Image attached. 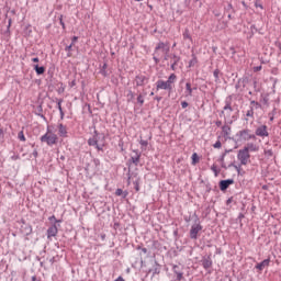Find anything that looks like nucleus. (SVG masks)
Here are the masks:
<instances>
[{
  "instance_id": "52",
  "label": "nucleus",
  "mask_w": 281,
  "mask_h": 281,
  "mask_svg": "<svg viewBox=\"0 0 281 281\" xmlns=\"http://www.w3.org/2000/svg\"><path fill=\"white\" fill-rule=\"evenodd\" d=\"M59 22H60V25L63 26V29H66V24H65V22L63 21V15H60Z\"/></svg>"
},
{
  "instance_id": "46",
  "label": "nucleus",
  "mask_w": 281,
  "mask_h": 281,
  "mask_svg": "<svg viewBox=\"0 0 281 281\" xmlns=\"http://www.w3.org/2000/svg\"><path fill=\"white\" fill-rule=\"evenodd\" d=\"M93 164L95 165V167H98L99 165H101V160L99 158H93Z\"/></svg>"
},
{
  "instance_id": "49",
  "label": "nucleus",
  "mask_w": 281,
  "mask_h": 281,
  "mask_svg": "<svg viewBox=\"0 0 281 281\" xmlns=\"http://www.w3.org/2000/svg\"><path fill=\"white\" fill-rule=\"evenodd\" d=\"M189 103L188 101H181V108L186 109L188 108Z\"/></svg>"
},
{
  "instance_id": "36",
  "label": "nucleus",
  "mask_w": 281,
  "mask_h": 281,
  "mask_svg": "<svg viewBox=\"0 0 281 281\" xmlns=\"http://www.w3.org/2000/svg\"><path fill=\"white\" fill-rule=\"evenodd\" d=\"M233 167L236 169L238 176H240V173H241V167H243L241 162H240V165H233Z\"/></svg>"
},
{
  "instance_id": "17",
  "label": "nucleus",
  "mask_w": 281,
  "mask_h": 281,
  "mask_svg": "<svg viewBox=\"0 0 281 281\" xmlns=\"http://www.w3.org/2000/svg\"><path fill=\"white\" fill-rule=\"evenodd\" d=\"M271 263V259H263L259 263L256 265L257 270H265V268L269 267Z\"/></svg>"
},
{
  "instance_id": "47",
  "label": "nucleus",
  "mask_w": 281,
  "mask_h": 281,
  "mask_svg": "<svg viewBox=\"0 0 281 281\" xmlns=\"http://www.w3.org/2000/svg\"><path fill=\"white\" fill-rule=\"evenodd\" d=\"M75 86H77V81L76 79H72V81L69 82V87L75 88Z\"/></svg>"
},
{
  "instance_id": "41",
  "label": "nucleus",
  "mask_w": 281,
  "mask_h": 281,
  "mask_svg": "<svg viewBox=\"0 0 281 281\" xmlns=\"http://www.w3.org/2000/svg\"><path fill=\"white\" fill-rule=\"evenodd\" d=\"M139 143L142 147H148V140L140 139Z\"/></svg>"
},
{
  "instance_id": "33",
  "label": "nucleus",
  "mask_w": 281,
  "mask_h": 281,
  "mask_svg": "<svg viewBox=\"0 0 281 281\" xmlns=\"http://www.w3.org/2000/svg\"><path fill=\"white\" fill-rule=\"evenodd\" d=\"M18 138H19V140H22V142L26 140L25 134H24L23 130H21V132H19Z\"/></svg>"
},
{
  "instance_id": "12",
  "label": "nucleus",
  "mask_w": 281,
  "mask_h": 281,
  "mask_svg": "<svg viewBox=\"0 0 281 281\" xmlns=\"http://www.w3.org/2000/svg\"><path fill=\"white\" fill-rule=\"evenodd\" d=\"M172 272L176 274L177 281H182L184 272L183 270H181L180 266H178L177 263H172Z\"/></svg>"
},
{
  "instance_id": "31",
  "label": "nucleus",
  "mask_w": 281,
  "mask_h": 281,
  "mask_svg": "<svg viewBox=\"0 0 281 281\" xmlns=\"http://www.w3.org/2000/svg\"><path fill=\"white\" fill-rule=\"evenodd\" d=\"M191 158H192V165H196V162H199L200 160L196 153L192 154Z\"/></svg>"
},
{
  "instance_id": "7",
  "label": "nucleus",
  "mask_w": 281,
  "mask_h": 281,
  "mask_svg": "<svg viewBox=\"0 0 281 281\" xmlns=\"http://www.w3.org/2000/svg\"><path fill=\"white\" fill-rule=\"evenodd\" d=\"M238 140H256V134H251V130H240L236 134Z\"/></svg>"
},
{
  "instance_id": "24",
  "label": "nucleus",
  "mask_w": 281,
  "mask_h": 281,
  "mask_svg": "<svg viewBox=\"0 0 281 281\" xmlns=\"http://www.w3.org/2000/svg\"><path fill=\"white\" fill-rule=\"evenodd\" d=\"M170 59L173 60V65L176 68L178 64L181 61V57L179 55H170Z\"/></svg>"
},
{
  "instance_id": "16",
  "label": "nucleus",
  "mask_w": 281,
  "mask_h": 281,
  "mask_svg": "<svg viewBox=\"0 0 281 281\" xmlns=\"http://www.w3.org/2000/svg\"><path fill=\"white\" fill-rule=\"evenodd\" d=\"M58 134L61 138H66L68 136V130L63 123H58Z\"/></svg>"
},
{
  "instance_id": "14",
  "label": "nucleus",
  "mask_w": 281,
  "mask_h": 281,
  "mask_svg": "<svg viewBox=\"0 0 281 281\" xmlns=\"http://www.w3.org/2000/svg\"><path fill=\"white\" fill-rule=\"evenodd\" d=\"M235 180L233 178H228L227 180L220 181V189L221 191H227L231 184H234Z\"/></svg>"
},
{
  "instance_id": "20",
  "label": "nucleus",
  "mask_w": 281,
  "mask_h": 281,
  "mask_svg": "<svg viewBox=\"0 0 281 281\" xmlns=\"http://www.w3.org/2000/svg\"><path fill=\"white\" fill-rule=\"evenodd\" d=\"M186 95L187 97H192L193 95V88L190 82L186 83Z\"/></svg>"
},
{
  "instance_id": "32",
  "label": "nucleus",
  "mask_w": 281,
  "mask_h": 281,
  "mask_svg": "<svg viewBox=\"0 0 281 281\" xmlns=\"http://www.w3.org/2000/svg\"><path fill=\"white\" fill-rule=\"evenodd\" d=\"M38 116H41V119H43L44 121H47L45 114H43V105L38 106Z\"/></svg>"
},
{
  "instance_id": "58",
  "label": "nucleus",
  "mask_w": 281,
  "mask_h": 281,
  "mask_svg": "<svg viewBox=\"0 0 281 281\" xmlns=\"http://www.w3.org/2000/svg\"><path fill=\"white\" fill-rule=\"evenodd\" d=\"M225 157H226V154H222V156H221V158H220V160H221L222 164L224 162Z\"/></svg>"
},
{
  "instance_id": "63",
  "label": "nucleus",
  "mask_w": 281,
  "mask_h": 281,
  "mask_svg": "<svg viewBox=\"0 0 281 281\" xmlns=\"http://www.w3.org/2000/svg\"><path fill=\"white\" fill-rule=\"evenodd\" d=\"M32 281H37L36 274H34V276L32 277Z\"/></svg>"
},
{
  "instance_id": "55",
  "label": "nucleus",
  "mask_w": 281,
  "mask_h": 281,
  "mask_svg": "<svg viewBox=\"0 0 281 281\" xmlns=\"http://www.w3.org/2000/svg\"><path fill=\"white\" fill-rule=\"evenodd\" d=\"M114 281H125L124 277L120 276L116 279H114Z\"/></svg>"
},
{
  "instance_id": "8",
  "label": "nucleus",
  "mask_w": 281,
  "mask_h": 281,
  "mask_svg": "<svg viewBox=\"0 0 281 281\" xmlns=\"http://www.w3.org/2000/svg\"><path fill=\"white\" fill-rule=\"evenodd\" d=\"M222 136L224 140H229L232 138V127L228 124L227 119H224V125H222Z\"/></svg>"
},
{
  "instance_id": "34",
  "label": "nucleus",
  "mask_w": 281,
  "mask_h": 281,
  "mask_svg": "<svg viewBox=\"0 0 281 281\" xmlns=\"http://www.w3.org/2000/svg\"><path fill=\"white\" fill-rule=\"evenodd\" d=\"M106 68H108V64H103L101 68V75H103V77H108Z\"/></svg>"
},
{
  "instance_id": "39",
  "label": "nucleus",
  "mask_w": 281,
  "mask_h": 281,
  "mask_svg": "<svg viewBox=\"0 0 281 281\" xmlns=\"http://www.w3.org/2000/svg\"><path fill=\"white\" fill-rule=\"evenodd\" d=\"M5 132L3 127H0V140H4Z\"/></svg>"
},
{
  "instance_id": "30",
  "label": "nucleus",
  "mask_w": 281,
  "mask_h": 281,
  "mask_svg": "<svg viewBox=\"0 0 281 281\" xmlns=\"http://www.w3.org/2000/svg\"><path fill=\"white\" fill-rule=\"evenodd\" d=\"M211 170L213 171L214 176H220L221 171L217 169V165H212Z\"/></svg>"
},
{
  "instance_id": "3",
  "label": "nucleus",
  "mask_w": 281,
  "mask_h": 281,
  "mask_svg": "<svg viewBox=\"0 0 281 281\" xmlns=\"http://www.w3.org/2000/svg\"><path fill=\"white\" fill-rule=\"evenodd\" d=\"M104 140H105L104 134H99V132L94 130V134L91 138H89L88 145H90V147H95L98 151H103Z\"/></svg>"
},
{
  "instance_id": "22",
  "label": "nucleus",
  "mask_w": 281,
  "mask_h": 281,
  "mask_svg": "<svg viewBox=\"0 0 281 281\" xmlns=\"http://www.w3.org/2000/svg\"><path fill=\"white\" fill-rule=\"evenodd\" d=\"M34 70H35L36 75H44L45 74V66L35 65Z\"/></svg>"
},
{
  "instance_id": "25",
  "label": "nucleus",
  "mask_w": 281,
  "mask_h": 281,
  "mask_svg": "<svg viewBox=\"0 0 281 281\" xmlns=\"http://www.w3.org/2000/svg\"><path fill=\"white\" fill-rule=\"evenodd\" d=\"M165 46L167 47V53L164 54V59H165V61H168V59L170 57V44L167 42V43H165Z\"/></svg>"
},
{
  "instance_id": "23",
  "label": "nucleus",
  "mask_w": 281,
  "mask_h": 281,
  "mask_svg": "<svg viewBox=\"0 0 281 281\" xmlns=\"http://www.w3.org/2000/svg\"><path fill=\"white\" fill-rule=\"evenodd\" d=\"M199 63V59L196 57V55H192V58L189 61V68H193L194 66H196V64Z\"/></svg>"
},
{
  "instance_id": "26",
  "label": "nucleus",
  "mask_w": 281,
  "mask_h": 281,
  "mask_svg": "<svg viewBox=\"0 0 281 281\" xmlns=\"http://www.w3.org/2000/svg\"><path fill=\"white\" fill-rule=\"evenodd\" d=\"M133 183H134V189L136 191H140V178H136Z\"/></svg>"
},
{
  "instance_id": "13",
  "label": "nucleus",
  "mask_w": 281,
  "mask_h": 281,
  "mask_svg": "<svg viewBox=\"0 0 281 281\" xmlns=\"http://www.w3.org/2000/svg\"><path fill=\"white\" fill-rule=\"evenodd\" d=\"M56 235H58V226L54 223L47 228V238L52 239V237H56Z\"/></svg>"
},
{
  "instance_id": "42",
  "label": "nucleus",
  "mask_w": 281,
  "mask_h": 281,
  "mask_svg": "<svg viewBox=\"0 0 281 281\" xmlns=\"http://www.w3.org/2000/svg\"><path fill=\"white\" fill-rule=\"evenodd\" d=\"M63 99H57V108H58V110H59V112H60V110H61V103H63Z\"/></svg>"
},
{
  "instance_id": "64",
  "label": "nucleus",
  "mask_w": 281,
  "mask_h": 281,
  "mask_svg": "<svg viewBox=\"0 0 281 281\" xmlns=\"http://www.w3.org/2000/svg\"><path fill=\"white\" fill-rule=\"evenodd\" d=\"M143 252H148V248H142Z\"/></svg>"
},
{
  "instance_id": "18",
  "label": "nucleus",
  "mask_w": 281,
  "mask_h": 281,
  "mask_svg": "<svg viewBox=\"0 0 281 281\" xmlns=\"http://www.w3.org/2000/svg\"><path fill=\"white\" fill-rule=\"evenodd\" d=\"M142 154H139V151H137L136 149H134V154L133 156H131L130 160L131 162H133L134 165H139V160H140Z\"/></svg>"
},
{
  "instance_id": "40",
  "label": "nucleus",
  "mask_w": 281,
  "mask_h": 281,
  "mask_svg": "<svg viewBox=\"0 0 281 281\" xmlns=\"http://www.w3.org/2000/svg\"><path fill=\"white\" fill-rule=\"evenodd\" d=\"M48 220H49L50 222L54 221L55 224H56L57 222H61V220H57V218H56V215H50V217H48Z\"/></svg>"
},
{
  "instance_id": "50",
  "label": "nucleus",
  "mask_w": 281,
  "mask_h": 281,
  "mask_svg": "<svg viewBox=\"0 0 281 281\" xmlns=\"http://www.w3.org/2000/svg\"><path fill=\"white\" fill-rule=\"evenodd\" d=\"M260 70H262V66H256V67L254 68V71H255V72H260Z\"/></svg>"
},
{
  "instance_id": "35",
  "label": "nucleus",
  "mask_w": 281,
  "mask_h": 281,
  "mask_svg": "<svg viewBox=\"0 0 281 281\" xmlns=\"http://www.w3.org/2000/svg\"><path fill=\"white\" fill-rule=\"evenodd\" d=\"M254 114H255L254 108L250 105V109L247 110L246 112V116H250L251 119H254Z\"/></svg>"
},
{
  "instance_id": "11",
  "label": "nucleus",
  "mask_w": 281,
  "mask_h": 281,
  "mask_svg": "<svg viewBox=\"0 0 281 281\" xmlns=\"http://www.w3.org/2000/svg\"><path fill=\"white\" fill-rule=\"evenodd\" d=\"M255 136H256V139H257V136H260L261 138H266L267 136H269V130L267 125H260L259 127H257L255 132Z\"/></svg>"
},
{
  "instance_id": "56",
  "label": "nucleus",
  "mask_w": 281,
  "mask_h": 281,
  "mask_svg": "<svg viewBox=\"0 0 281 281\" xmlns=\"http://www.w3.org/2000/svg\"><path fill=\"white\" fill-rule=\"evenodd\" d=\"M33 156H34V158H38V151H37V149H34V150H33Z\"/></svg>"
},
{
  "instance_id": "2",
  "label": "nucleus",
  "mask_w": 281,
  "mask_h": 281,
  "mask_svg": "<svg viewBox=\"0 0 281 281\" xmlns=\"http://www.w3.org/2000/svg\"><path fill=\"white\" fill-rule=\"evenodd\" d=\"M176 81L177 75L172 72L171 75H169L167 81H164V79H158V81H156V90H167L168 92H172Z\"/></svg>"
},
{
  "instance_id": "4",
  "label": "nucleus",
  "mask_w": 281,
  "mask_h": 281,
  "mask_svg": "<svg viewBox=\"0 0 281 281\" xmlns=\"http://www.w3.org/2000/svg\"><path fill=\"white\" fill-rule=\"evenodd\" d=\"M168 52L165 42H158L156 48L154 49V61L155 64H160L161 59L165 58V54Z\"/></svg>"
},
{
  "instance_id": "1",
  "label": "nucleus",
  "mask_w": 281,
  "mask_h": 281,
  "mask_svg": "<svg viewBox=\"0 0 281 281\" xmlns=\"http://www.w3.org/2000/svg\"><path fill=\"white\" fill-rule=\"evenodd\" d=\"M220 116L227 120L229 127H232L233 123L238 121L239 112L236 110L235 105H233V94H228L224 99L223 110L220 111Z\"/></svg>"
},
{
  "instance_id": "61",
  "label": "nucleus",
  "mask_w": 281,
  "mask_h": 281,
  "mask_svg": "<svg viewBox=\"0 0 281 281\" xmlns=\"http://www.w3.org/2000/svg\"><path fill=\"white\" fill-rule=\"evenodd\" d=\"M252 105L256 106V101L255 100L250 101V106L254 108Z\"/></svg>"
},
{
  "instance_id": "48",
  "label": "nucleus",
  "mask_w": 281,
  "mask_h": 281,
  "mask_svg": "<svg viewBox=\"0 0 281 281\" xmlns=\"http://www.w3.org/2000/svg\"><path fill=\"white\" fill-rule=\"evenodd\" d=\"M115 193L116 195H123L124 191L123 189H116Z\"/></svg>"
},
{
  "instance_id": "28",
  "label": "nucleus",
  "mask_w": 281,
  "mask_h": 281,
  "mask_svg": "<svg viewBox=\"0 0 281 281\" xmlns=\"http://www.w3.org/2000/svg\"><path fill=\"white\" fill-rule=\"evenodd\" d=\"M222 136H218L217 140L214 143L213 147L215 149H221L222 148V140H221Z\"/></svg>"
},
{
  "instance_id": "45",
  "label": "nucleus",
  "mask_w": 281,
  "mask_h": 281,
  "mask_svg": "<svg viewBox=\"0 0 281 281\" xmlns=\"http://www.w3.org/2000/svg\"><path fill=\"white\" fill-rule=\"evenodd\" d=\"M215 125L216 127H221L223 130V121H220V120L215 121Z\"/></svg>"
},
{
  "instance_id": "15",
  "label": "nucleus",
  "mask_w": 281,
  "mask_h": 281,
  "mask_svg": "<svg viewBox=\"0 0 281 281\" xmlns=\"http://www.w3.org/2000/svg\"><path fill=\"white\" fill-rule=\"evenodd\" d=\"M135 81H136L137 87H142V86H146V83H148L149 79L145 75H136Z\"/></svg>"
},
{
  "instance_id": "53",
  "label": "nucleus",
  "mask_w": 281,
  "mask_h": 281,
  "mask_svg": "<svg viewBox=\"0 0 281 281\" xmlns=\"http://www.w3.org/2000/svg\"><path fill=\"white\" fill-rule=\"evenodd\" d=\"M78 42V37L77 36H74L72 40H71V44L72 46Z\"/></svg>"
},
{
  "instance_id": "59",
  "label": "nucleus",
  "mask_w": 281,
  "mask_h": 281,
  "mask_svg": "<svg viewBox=\"0 0 281 281\" xmlns=\"http://www.w3.org/2000/svg\"><path fill=\"white\" fill-rule=\"evenodd\" d=\"M170 68H171V70H176V69H177L173 60H172V63H171Z\"/></svg>"
},
{
  "instance_id": "19",
  "label": "nucleus",
  "mask_w": 281,
  "mask_h": 281,
  "mask_svg": "<svg viewBox=\"0 0 281 281\" xmlns=\"http://www.w3.org/2000/svg\"><path fill=\"white\" fill-rule=\"evenodd\" d=\"M248 145V154H250V151H259L260 147L258 145H256V143H247Z\"/></svg>"
},
{
  "instance_id": "27",
  "label": "nucleus",
  "mask_w": 281,
  "mask_h": 281,
  "mask_svg": "<svg viewBox=\"0 0 281 281\" xmlns=\"http://www.w3.org/2000/svg\"><path fill=\"white\" fill-rule=\"evenodd\" d=\"M220 75H221V70L218 68H216V70H214V72H213L216 83H218L221 81Z\"/></svg>"
},
{
  "instance_id": "51",
  "label": "nucleus",
  "mask_w": 281,
  "mask_h": 281,
  "mask_svg": "<svg viewBox=\"0 0 281 281\" xmlns=\"http://www.w3.org/2000/svg\"><path fill=\"white\" fill-rule=\"evenodd\" d=\"M59 113H60V119L64 120V117H65V112H64V110H63V106H60Z\"/></svg>"
},
{
  "instance_id": "54",
  "label": "nucleus",
  "mask_w": 281,
  "mask_h": 281,
  "mask_svg": "<svg viewBox=\"0 0 281 281\" xmlns=\"http://www.w3.org/2000/svg\"><path fill=\"white\" fill-rule=\"evenodd\" d=\"M32 61H33L34 64L38 65L40 59H38V57H33Z\"/></svg>"
},
{
  "instance_id": "6",
  "label": "nucleus",
  "mask_w": 281,
  "mask_h": 281,
  "mask_svg": "<svg viewBox=\"0 0 281 281\" xmlns=\"http://www.w3.org/2000/svg\"><path fill=\"white\" fill-rule=\"evenodd\" d=\"M41 142L46 143L49 147H53L58 143V136L57 134L49 133V130H47L46 134L41 136Z\"/></svg>"
},
{
  "instance_id": "60",
  "label": "nucleus",
  "mask_w": 281,
  "mask_h": 281,
  "mask_svg": "<svg viewBox=\"0 0 281 281\" xmlns=\"http://www.w3.org/2000/svg\"><path fill=\"white\" fill-rule=\"evenodd\" d=\"M26 32H27V33H32L31 26H26Z\"/></svg>"
},
{
  "instance_id": "21",
  "label": "nucleus",
  "mask_w": 281,
  "mask_h": 281,
  "mask_svg": "<svg viewBox=\"0 0 281 281\" xmlns=\"http://www.w3.org/2000/svg\"><path fill=\"white\" fill-rule=\"evenodd\" d=\"M182 37H183V40H189V42H193V37L190 34L189 29H184V31L182 33Z\"/></svg>"
},
{
  "instance_id": "9",
  "label": "nucleus",
  "mask_w": 281,
  "mask_h": 281,
  "mask_svg": "<svg viewBox=\"0 0 281 281\" xmlns=\"http://www.w3.org/2000/svg\"><path fill=\"white\" fill-rule=\"evenodd\" d=\"M203 231V226L202 224L198 223V224H192L191 228H190V238L191 239H198L199 237V233Z\"/></svg>"
},
{
  "instance_id": "38",
  "label": "nucleus",
  "mask_w": 281,
  "mask_h": 281,
  "mask_svg": "<svg viewBox=\"0 0 281 281\" xmlns=\"http://www.w3.org/2000/svg\"><path fill=\"white\" fill-rule=\"evenodd\" d=\"M137 101H138V103H140V105H144L145 99H144L143 94H138Z\"/></svg>"
},
{
  "instance_id": "44",
  "label": "nucleus",
  "mask_w": 281,
  "mask_h": 281,
  "mask_svg": "<svg viewBox=\"0 0 281 281\" xmlns=\"http://www.w3.org/2000/svg\"><path fill=\"white\" fill-rule=\"evenodd\" d=\"M255 108L256 110L262 109V103H259V101H255Z\"/></svg>"
},
{
  "instance_id": "57",
  "label": "nucleus",
  "mask_w": 281,
  "mask_h": 281,
  "mask_svg": "<svg viewBox=\"0 0 281 281\" xmlns=\"http://www.w3.org/2000/svg\"><path fill=\"white\" fill-rule=\"evenodd\" d=\"M65 50H67V52L72 50V44H70L69 46H66Z\"/></svg>"
},
{
  "instance_id": "43",
  "label": "nucleus",
  "mask_w": 281,
  "mask_h": 281,
  "mask_svg": "<svg viewBox=\"0 0 281 281\" xmlns=\"http://www.w3.org/2000/svg\"><path fill=\"white\" fill-rule=\"evenodd\" d=\"M25 231H26V235H31L33 228H32V226L29 225V226L25 227Z\"/></svg>"
},
{
  "instance_id": "29",
  "label": "nucleus",
  "mask_w": 281,
  "mask_h": 281,
  "mask_svg": "<svg viewBox=\"0 0 281 281\" xmlns=\"http://www.w3.org/2000/svg\"><path fill=\"white\" fill-rule=\"evenodd\" d=\"M261 103H263V105H269V95L268 94H261Z\"/></svg>"
},
{
  "instance_id": "37",
  "label": "nucleus",
  "mask_w": 281,
  "mask_h": 281,
  "mask_svg": "<svg viewBox=\"0 0 281 281\" xmlns=\"http://www.w3.org/2000/svg\"><path fill=\"white\" fill-rule=\"evenodd\" d=\"M255 7H256L257 9H261V10L265 9V7H263V4H261L260 0H256Z\"/></svg>"
},
{
  "instance_id": "10",
  "label": "nucleus",
  "mask_w": 281,
  "mask_h": 281,
  "mask_svg": "<svg viewBox=\"0 0 281 281\" xmlns=\"http://www.w3.org/2000/svg\"><path fill=\"white\" fill-rule=\"evenodd\" d=\"M204 270H210L213 267V259L211 255H204L201 259Z\"/></svg>"
},
{
  "instance_id": "62",
  "label": "nucleus",
  "mask_w": 281,
  "mask_h": 281,
  "mask_svg": "<svg viewBox=\"0 0 281 281\" xmlns=\"http://www.w3.org/2000/svg\"><path fill=\"white\" fill-rule=\"evenodd\" d=\"M162 97H155L156 101H161Z\"/></svg>"
},
{
  "instance_id": "5",
  "label": "nucleus",
  "mask_w": 281,
  "mask_h": 281,
  "mask_svg": "<svg viewBox=\"0 0 281 281\" xmlns=\"http://www.w3.org/2000/svg\"><path fill=\"white\" fill-rule=\"evenodd\" d=\"M237 158L240 165H248L250 162L251 154H249L248 145L238 150Z\"/></svg>"
}]
</instances>
